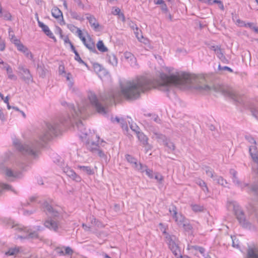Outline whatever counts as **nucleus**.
<instances>
[{"mask_svg":"<svg viewBox=\"0 0 258 258\" xmlns=\"http://www.w3.org/2000/svg\"><path fill=\"white\" fill-rule=\"evenodd\" d=\"M63 172L73 180L76 182H80L81 178L80 176L77 175L74 171L71 169L70 167H66L63 169Z\"/></svg>","mask_w":258,"mask_h":258,"instance_id":"12","label":"nucleus"},{"mask_svg":"<svg viewBox=\"0 0 258 258\" xmlns=\"http://www.w3.org/2000/svg\"><path fill=\"white\" fill-rule=\"evenodd\" d=\"M78 168L88 175H92L94 173L93 169L90 166L78 165Z\"/></svg>","mask_w":258,"mask_h":258,"instance_id":"26","label":"nucleus"},{"mask_svg":"<svg viewBox=\"0 0 258 258\" xmlns=\"http://www.w3.org/2000/svg\"><path fill=\"white\" fill-rule=\"evenodd\" d=\"M163 145L166 146L171 151L175 150V146L174 144L168 139H166V141L163 143Z\"/></svg>","mask_w":258,"mask_h":258,"instance_id":"35","label":"nucleus"},{"mask_svg":"<svg viewBox=\"0 0 258 258\" xmlns=\"http://www.w3.org/2000/svg\"><path fill=\"white\" fill-rule=\"evenodd\" d=\"M22 251V247L16 246L15 247L10 248L8 251L5 252V254L8 256L16 255Z\"/></svg>","mask_w":258,"mask_h":258,"instance_id":"17","label":"nucleus"},{"mask_svg":"<svg viewBox=\"0 0 258 258\" xmlns=\"http://www.w3.org/2000/svg\"><path fill=\"white\" fill-rule=\"evenodd\" d=\"M93 68H94L95 71H96L97 73H99L102 71H103V69L102 68L101 66H100L98 63H94L93 65Z\"/></svg>","mask_w":258,"mask_h":258,"instance_id":"49","label":"nucleus"},{"mask_svg":"<svg viewBox=\"0 0 258 258\" xmlns=\"http://www.w3.org/2000/svg\"><path fill=\"white\" fill-rule=\"evenodd\" d=\"M76 126L78 129L82 133V135L86 136L87 133L86 131V128L84 127L83 122L80 119L76 122Z\"/></svg>","mask_w":258,"mask_h":258,"instance_id":"28","label":"nucleus"},{"mask_svg":"<svg viewBox=\"0 0 258 258\" xmlns=\"http://www.w3.org/2000/svg\"><path fill=\"white\" fill-rule=\"evenodd\" d=\"M251 190L255 195H258V184H254L251 187Z\"/></svg>","mask_w":258,"mask_h":258,"instance_id":"53","label":"nucleus"},{"mask_svg":"<svg viewBox=\"0 0 258 258\" xmlns=\"http://www.w3.org/2000/svg\"><path fill=\"white\" fill-rule=\"evenodd\" d=\"M173 218L179 226H181V225L187 220L181 214L176 215Z\"/></svg>","mask_w":258,"mask_h":258,"instance_id":"27","label":"nucleus"},{"mask_svg":"<svg viewBox=\"0 0 258 258\" xmlns=\"http://www.w3.org/2000/svg\"><path fill=\"white\" fill-rule=\"evenodd\" d=\"M67 27H68V29H69V30L73 32H74V31L76 29L77 30V29H78L77 27H76L75 26H74L73 24H68L67 25Z\"/></svg>","mask_w":258,"mask_h":258,"instance_id":"61","label":"nucleus"},{"mask_svg":"<svg viewBox=\"0 0 258 258\" xmlns=\"http://www.w3.org/2000/svg\"><path fill=\"white\" fill-rule=\"evenodd\" d=\"M204 79L185 73H176L169 76L164 73L160 74L158 80H151L146 77H140L121 85V94L127 99L135 100L138 98L141 93L152 88H157L163 91H169L172 86H185L193 87L200 91H209L213 89L216 92L221 93L232 99V88L224 85H218L210 86L201 85Z\"/></svg>","mask_w":258,"mask_h":258,"instance_id":"1","label":"nucleus"},{"mask_svg":"<svg viewBox=\"0 0 258 258\" xmlns=\"http://www.w3.org/2000/svg\"><path fill=\"white\" fill-rule=\"evenodd\" d=\"M137 136L139 140L144 146H148L149 148H151V146L148 142V138L143 133L140 132L137 134Z\"/></svg>","mask_w":258,"mask_h":258,"instance_id":"18","label":"nucleus"},{"mask_svg":"<svg viewBox=\"0 0 258 258\" xmlns=\"http://www.w3.org/2000/svg\"><path fill=\"white\" fill-rule=\"evenodd\" d=\"M124 57L126 59L130 58L131 60L135 58L134 55L131 53L128 52L124 53Z\"/></svg>","mask_w":258,"mask_h":258,"instance_id":"58","label":"nucleus"},{"mask_svg":"<svg viewBox=\"0 0 258 258\" xmlns=\"http://www.w3.org/2000/svg\"><path fill=\"white\" fill-rule=\"evenodd\" d=\"M37 72L39 74L40 76L42 78H44L47 72V69L45 68L44 66L42 63H38L37 64Z\"/></svg>","mask_w":258,"mask_h":258,"instance_id":"23","label":"nucleus"},{"mask_svg":"<svg viewBox=\"0 0 258 258\" xmlns=\"http://www.w3.org/2000/svg\"><path fill=\"white\" fill-rule=\"evenodd\" d=\"M195 249L198 250L202 254H203L205 252V249L202 247L196 246Z\"/></svg>","mask_w":258,"mask_h":258,"instance_id":"64","label":"nucleus"},{"mask_svg":"<svg viewBox=\"0 0 258 258\" xmlns=\"http://www.w3.org/2000/svg\"><path fill=\"white\" fill-rule=\"evenodd\" d=\"M230 173L232 175V180L233 182L238 186H240L241 185V182L238 179L237 172L234 169H231L230 170Z\"/></svg>","mask_w":258,"mask_h":258,"instance_id":"29","label":"nucleus"},{"mask_svg":"<svg viewBox=\"0 0 258 258\" xmlns=\"http://www.w3.org/2000/svg\"><path fill=\"white\" fill-rule=\"evenodd\" d=\"M37 19L38 21V26L42 29V31L44 32V33L48 36L50 38H51L54 40L55 42L56 41V38L53 35V33L51 32V31L49 30L48 27L43 24L42 22H40L39 20L38 17L37 16Z\"/></svg>","mask_w":258,"mask_h":258,"instance_id":"10","label":"nucleus"},{"mask_svg":"<svg viewBox=\"0 0 258 258\" xmlns=\"http://www.w3.org/2000/svg\"><path fill=\"white\" fill-rule=\"evenodd\" d=\"M249 108L252 115L258 119V108L256 107L254 105H250Z\"/></svg>","mask_w":258,"mask_h":258,"instance_id":"36","label":"nucleus"},{"mask_svg":"<svg viewBox=\"0 0 258 258\" xmlns=\"http://www.w3.org/2000/svg\"><path fill=\"white\" fill-rule=\"evenodd\" d=\"M245 139H246L247 141H248L250 143L252 144V145H256V141L252 137L246 136Z\"/></svg>","mask_w":258,"mask_h":258,"instance_id":"50","label":"nucleus"},{"mask_svg":"<svg viewBox=\"0 0 258 258\" xmlns=\"http://www.w3.org/2000/svg\"><path fill=\"white\" fill-rule=\"evenodd\" d=\"M23 53L27 57H29L31 59H33V55L28 48Z\"/></svg>","mask_w":258,"mask_h":258,"instance_id":"56","label":"nucleus"},{"mask_svg":"<svg viewBox=\"0 0 258 258\" xmlns=\"http://www.w3.org/2000/svg\"><path fill=\"white\" fill-rule=\"evenodd\" d=\"M186 231H189L192 229V226L189 223L187 220L181 226Z\"/></svg>","mask_w":258,"mask_h":258,"instance_id":"38","label":"nucleus"},{"mask_svg":"<svg viewBox=\"0 0 258 258\" xmlns=\"http://www.w3.org/2000/svg\"><path fill=\"white\" fill-rule=\"evenodd\" d=\"M165 235V241L168 245L169 248L175 256L180 254V250L178 246L179 241L177 237L173 235H170L165 231L163 232Z\"/></svg>","mask_w":258,"mask_h":258,"instance_id":"5","label":"nucleus"},{"mask_svg":"<svg viewBox=\"0 0 258 258\" xmlns=\"http://www.w3.org/2000/svg\"><path fill=\"white\" fill-rule=\"evenodd\" d=\"M128 25L131 27V28H132L133 30L136 29L137 31H138V28L137 25L135 24H134L132 21H130Z\"/></svg>","mask_w":258,"mask_h":258,"instance_id":"63","label":"nucleus"},{"mask_svg":"<svg viewBox=\"0 0 258 258\" xmlns=\"http://www.w3.org/2000/svg\"><path fill=\"white\" fill-rule=\"evenodd\" d=\"M247 209L250 214H254L258 219V205H254L251 203L249 204Z\"/></svg>","mask_w":258,"mask_h":258,"instance_id":"20","label":"nucleus"},{"mask_svg":"<svg viewBox=\"0 0 258 258\" xmlns=\"http://www.w3.org/2000/svg\"><path fill=\"white\" fill-rule=\"evenodd\" d=\"M9 36L11 39V41L15 44V41L16 40H19V39H17L16 36L14 35H12L11 34V31H9Z\"/></svg>","mask_w":258,"mask_h":258,"instance_id":"62","label":"nucleus"},{"mask_svg":"<svg viewBox=\"0 0 258 258\" xmlns=\"http://www.w3.org/2000/svg\"><path fill=\"white\" fill-rule=\"evenodd\" d=\"M54 250L59 255H72L73 253V249L69 246L63 247H57L55 248Z\"/></svg>","mask_w":258,"mask_h":258,"instance_id":"14","label":"nucleus"},{"mask_svg":"<svg viewBox=\"0 0 258 258\" xmlns=\"http://www.w3.org/2000/svg\"><path fill=\"white\" fill-rule=\"evenodd\" d=\"M71 16L73 18L76 19V20H82L83 19L76 12H71Z\"/></svg>","mask_w":258,"mask_h":258,"instance_id":"47","label":"nucleus"},{"mask_svg":"<svg viewBox=\"0 0 258 258\" xmlns=\"http://www.w3.org/2000/svg\"><path fill=\"white\" fill-rule=\"evenodd\" d=\"M230 240L232 242V246L235 248H239V243L238 239L235 236H231L230 237Z\"/></svg>","mask_w":258,"mask_h":258,"instance_id":"34","label":"nucleus"},{"mask_svg":"<svg viewBox=\"0 0 258 258\" xmlns=\"http://www.w3.org/2000/svg\"><path fill=\"white\" fill-rule=\"evenodd\" d=\"M196 183L198 184L201 187H205L206 189L207 190V186L206 183L202 179H199L197 180Z\"/></svg>","mask_w":258,"mask_h":258,"instance_id":"43","label":"nucleus"},{"mask_svg":"<svg viewBox=\"0 0 258 258\" xmlns=\"http://www.w3.org/2000/svg\"><path fill=\"white\" fill-rule=\"evenodd\" d=\"M97 47L98 49L101 52H106L107 51V48L104 45L102 40H99L97 43Z\"/></svg>","mask_w":258,"mask_h":258,"instance_id":"32","label":"nucleus"},{"mask_svg":"<svg viewBox=\"0 0 258 258\" xmlns=\"http://www.w3.org/2000/svg\"><path fill=\"white\" fill-rule=\"evenodd\" d=\"M95 153H96L97 155L101 158H103L105 156L104 153L100 149H99Z\"/></svg>","mask_w":258,"mask_h":258,"instance_id":"59","label":"nucleus"},{"mask_svg":"<svg viewBox=\"0 0 258 258\" xmlns=\"http://www.w3.org/2000/svg\"><path fill=\"white\" fill-rule=\"evenodd\" d=\"M154 178L159 182L162 183L163 180V176L159 173H155Z\"/></svg>","mask_w":258,"mask_h":258,"instance_id":"45","label":"nucleus"},{"mask_svg":"<svg viewBox=\"0 0 258 258\" xmlns=\"http://www.w3.org/2000/svg\"><path fill=\"white\" fill-rule=\"evenodd\" d=\"M69 108L72 114V116L74 119L84 118L86 109L84 107H78L77 110L73 104H69Z\"/></svg>","mask_w":258,"mask_h":258,"instance_id":"7","label":"nucleus"},{"mask_svg":"<svg viewBox=\"0 0 258 258\" xmlns=\"http://www.w3.org/2000/svg\"><path fill=\"white\" fill-rule=\"evenodd\" d=\"M218 57L220 59L224 55L222 49L220 48L219 49L217 50V51L215 52Z\"/></svg>","mask_w":258,"mask_h":258,"instance_id":"54","label":"nucleus"},{"mask_svg":"<svg viewBox=\"0 0 258 258\" xmlns=\"http://www.w3.org/2000/svg\"><path fill=\"white\" fill-rule=\"evenodd\" d=\"M15 45L17 46V49L23 52H24L27 49V48L22 43H21L20 40H16L15 41Z\"/></svg>","mask_w":258,"mask_h":258,"instance_id":"30","label":"nucleus"},{"mask_svg":"<svg viewBox=\"0 0 258 258\" xmlns=\"http://www.w3.org/2000/svg\"><path fill=\"white\" fill-rule=\"evenodd\" d=\"M205 169L206 174L208 176H210L211 177L213 178L214 179L216 176H214L213 171L209 167H206Z\"/></svg>","mask_w":258,"mask_h":258,"instance_id":"48","label":"nucleus"},{"mask_svg":"<svg viewBox=\"0 0 258 258\" xmlns=\"http://www.w3.org/2000/svg\"><path fill=\"white\" fill-rule=\"evenodd\" d=\"M169 211L170 213L172 215L173 218L177 215L176 207L174 205H172L169 208Z\"/></svg>","mask_w":258,"mask_h":258,"instance_id":"40","label":"nucleus"},{"mask_svg":"<svg viewBox=\"0 0 258 258\" xmlns=\"http://www.w3.org/2000/svg\"><path fill=\"white\" fill-rule=\"evenodd\" d=\"M59 130L60 124L58 123H47L46 128L39 137V141H36L35 143L22 144L18 140H15L13 144L15 148L22 154L35 157L38 149L50 140L53 136L56 135Z\"/></svg>","mask_w":258,"mask_h":258,"instance_id":"2","label":"nucleus"},{"mask_svg":"<svg viewBox=\"0 0 258 258\" xmlns=\"http://www.w3.org/2000/svg\"><path fill=\"white\" fill-rule=\"evenodd\" d=\"M144 172L146 171V174L151 178H153V174L152 170L147 168V166L146 165H144Z\"/></svg>","mask_w":258,"mask_h":258,"instance_id":"42","label":"nucleus"},{"mask_svg":"<svg viewBox=\"0 0 258 258\" xmlns=\"http://www.w3.org/2000/svg\"><path fill=\"white\" fill-rule=\"evenodd\" d=\"M51 14L52 16L56 19H59V18H61L62 24H64V21L63 19L62 13L58 8H53L51 10Z\"/></svg>","mask_w":258,"mask_h":258,"instance_id":"19","label":"nucleus"},{"mask_svg":"<svg viewBox=\"0 0 258 258\" xmlns=\"http://www.w3.org/2000/svg\"><path fill=\"white\" fill-rule=\"evenodd\" d=\"M5 173L8 178H19L21 177L22 173L19 171H13L10 168H7L5 170Z\"/></svg>","mask_w":258,"mask_h":258,"instance_id":"15","label":"nucleus"},{"mask_svg":"<svg viewBox=\"0 0 258 258\" xmlns=\"http://www.w3.org/2000/svg\"><path fill=\"white\" fill-rule=\"evenodd\" d=\"M18 69L20 70L21 78L23 81L28 84L33 82L32 76L28 69L23 66H19Z\"/></svg>","mask_w":258,"mask_h":258,"instance_id":"8","label":"nucleus"},{"mask_svg":"<svg viewBox=\"0 0 258 258\" xmlns=\"http://www.w3.org/2000/svg\"><path fill=\"white\" fill-rule=\"evenodd\" d=\"M85 45L91 51L94 53H97V50L95 48V43L90 37H89L88 39H87V42Z\"/></svg>","mask_w":258,"mask_h":258,"instance_id":"22","label":"nucleus"},{"mask_svg":"<svg viewBox=\"0 0 258 258\" xmlns=\"http://www.w3.org/2000/svg\"><path fill=\"white\" fill-rule=\"evenodd\" d=\"M227 206L229 210L233 211L237 220L243 228L249 230L254 229V226L246 219L244 212L238 203L235 201L228 202Z\"/></svg>","mask_w":258,"mask_h":258,"instance_id":"4","label":"nucleus"},{"mask_svg":"<svg viewBox=\"0 0 258 258\" xmlns=\"http://www.w3.org/2000/svg\"><path fill=\"white\" fill-rule=\"evenodd\" d=\"M91 223L92 224L96 225L98 228H102L104 227L103 224L94 217L91 218Z\"/></svg>","mask_w":258,"mask_h":258,"instance_id":"37","label":"nucleus"},{"mask_svg":"<svg viewBox=\"0 0 258 258\" xmlns=\"http://www.w3.org/2000/svg\"><path fill=\"white\" fill-rule=\"evenodd\" d=\"M13 228L15 230L19 231H23L26 233V235L20 236L21 238H38V234L36 231H32L31 230L27 229L26 228L21 227L19 226H14Z\"/></svg>","mask_w":258,"mask_h":258,"instance_id":"6","label":"nucleus"},{"mask_svg":"<svg viewBox=\"0 0 258 258\" xmlns=\"http://www.w3.org/2000/svg\"><path fill=\"white\" fill-rule=\"evenodd\" d=\"M161 9L162 11L165 13L167 14L168 12V8L167 5L165 3H164L163 5H161Z\"/></svg>","mask_w":258,"mask_h":258,"instance_id":"55","label":"nucleus"},{"mask_svg":"<svg viewBox=\"0 0 258 258\" xmlns=\"http://www.w3.org/2000/svg\"><path fill=\"white\" fill-rule=\"evenodd\" d=\"M125 158L128 162L132 164L133 167L142 172H144V165L141 163L138 164L136 158L128 154L125 155Z\"/></svg>","mask_w":258,"mask_h":258,"instance_id":"9","label":"nucleus"},{"mask_svg":"<svg viewBox=\"0 0 258 258\" xmlns=\"http://www.w3.org/2000/svg\"><path fill=\"white\" fill-rule=\"evenodd\" d=\"M87 147L90 151L94 153L99 149L98 144H96L94 142L91 143L88 142L87 143Z\"/></svg>","mask_w":258,"mask_h":258,"instance_id":"24","label":"nucleus"},{"mask_svg":"<svg viewBox=\"0 0 258 258\" xmlns=\"http://www.w3.org/2000/svg\"><path fill=\"white\" fill-rule=\"evenodd\" d=\"M44 226L51 230L57 232L59 228L58 222L51 219L46 220L44 224Z\"/></svg>","mask_w":258,"mask_h":258,"instance_id":"11","label":"nucleus"},{"mask_svg":"<svg viewBox=\"0 0 258 258\" xmlns=\"http://www.w3.org/2000/svg\"><path fill=\"white\" fill-rule=\"evenodd\" d=\"M7 67V72L8 75V78L13 80H16L17 78V77L13 74V70L10 66H6Z\"/></svg>","mask_w":258,"mask_h":258,"instance_id":"31","label":"nucleus"},{"mask_svg":"<svg viewBox=\"0 0 258 258\" xmlns=\"http://www.w3.org/2000/svg\"><path fill=\"white\" fill-rule=\"evenodd\" d=\"M108 61L113 66H116L117 64V59L113 54L108 56Z\"/></svg>","mask_w":258,"mask_h":258,"instance_id":"33","label":"nucleus"},{"mask_svg":"<svg viewBox=\"0 0 258 258\" xmlns=\"http://www.w3.org/2000/svg\"><path fill=\"white\" fill-rule=\"evenodd\" d=\"M218 68H219V70L228 71H229V72H230L231 73H232L233 72V70L232 69H231L230 68H229L228 67H226V66L221 67L219 64V66H218Z\"/></svg>","mask_w":258,"mask_h":258,"instance_id":"51","label":"nucleus"},{"mask_svg":"<svg viewBox=\"0 0 258 258\" xmlns=\"http://www.w3.org/2000/svg\"><path fill=\"white\" fill-rule=\"evenodd\" d=\"M153 134L154 136L153 137V138H155L156 139H157V141L160 143H162L163 144L167 139L166 137L163 134L155 132H153Z\"/></svg>","mask_w":258,"mask_h":258,"instance_id":"25","label":"nucleus"},{"mask_svg":"<svg viewBox=\"0 0 258 258\" xmlns=\"http://www.w3.org/2000/svg\"><path fill=\"white\" fill-rule=\"evenodd\" d=\"M75 59L78 61L80 63L84 64L87 66L86 63H85L80 57V55L78 52H75Z\"/></svg>","mask_w":258,"mask_h":258,"instance_id":"41","label":"nucleus"},{"mask_svg":"<svg viewBox=\"0 0 258 258\" xmlns=\"http://www.w3.org/2000/svg\"><path fill=\"white\" fill-rule=\"evenodd\" d=\"M130 128H131V130L135 132L137 135L140 133V131H139V127L136 124H130Z\"/></svg>","mask_w":258,"mask_h":258,"instance_id":"46","label":"nucleus"},{"mask_svg":"<svg viewBox=\"0 0 258 258\" xmlns=\"http://www.w3.org/2000/svg\"><path fill=\"white\" fill-rule=\"evenodd\" d=\"M249 152L253 161L257 163L258 151L255 145H252L249 147Z\"/></svg>","mask_w":258,"mask_h":258,"instance_id":"16","label":"nucleus"},{"mask_svg":"<svg viewBox=\"0 0 258 258\" xmlns=\"http://www.w3.org/2000/svg\"><path fill=\"white\" fill-rule=\"evenodd\" d=\"M87 19L89 21V22L92 27L95 30H96L99 27V24L97 22L96 18L92 15L87 17Z\"/></svg>","mask_w":258,"mask_h":258,"instance_id":"21","label":"nucleus"},{"mask_svg":"<svg viewBox=\"0 0 258 258\" xmlns=\"http://www.w3.org/2000/svg\"><path fill=\"white\" fill-rule=\"evenodd\" d=\"M153 119L157 123H161V119L159 118L158 116L156 114H154L153 115Z\"/></svg>","mask_w":258,"mask_h":258,"instance_id":"60","label":"nucleus"},{"mask_svg":"<svg viewBox=\"0 0 258 258\" xmlns=\"http://www.w3.org/2000/svg\"><path fill=\"white\" fill-rule=\"evenodd\" d=\"M214 180L217 181V182L221 184L222 185H224L225 184L227 183L226 180H225L221 176H216L214 179Z\"/></svg>","mask_w":258,"mask_h":258,"instance_id":"39","label":"nucleus"},{"mask_svg":"<svg viewBox=\"0 0 258 258\" xmlns=\"http://www.w3.org/2000/svg\"><path fill=\"white\" fill-rule=\"evenodd\" d=\"M120 95V93L119 92L111 90L107 94L101 95L99 99L94 93L90 92L88 95V98L97 111L100 114H105L107 112L106 106L112 104L114 102L115 99H117L119 98Z\"/></svg>","mask_w":258,"mask_h":258,"instance_id":"3","label":"nucleus"},{"mask_svg":"<svg viewBox=\"0 0 258 258\" xmlns=\"http://www.w3.org/2000/svg\"><path fill=\"white\" fill-rule=\"evenodd\" d=\"M0 187L3 189L10 190L11 189V186L6 183H0Z\"/></svg>","mask_w":258,"mask_h":258,"instance_id":"52","label":"nucleus"},{"mask_svg":"<svg viewBox=\"0 0 258 258\" xmlns=\"http://www.w3.org/2000/svg\"><path fill=\"white\" fill-rule=\"evenodd\" d=\"M43 207L44 208V211L46 212L47 214L50 215V216L54 218L57 217L58 216V211L52 208V207L47 202H45L43 204Z\"/></svg>","mask_w":258,"mask_h":258,"instance_id":"13","label":"nucleus"},{"mask_svg":"<svg viewBox=\"0 0 258 258\" xmlns=\"http://www.w3.org/2000/svg\"><path fill=\"white\" fill-rule=\"evenodd\" d=\"M192 209L195 212H201L203 210V207L198 205L192 206Z\"/></svg>","mask_w":258,"mask_h":258,"instance_id":"44","label":"nucleus"},{"mask_svg":"<svg viewBox=\"0 0 258 258\" xmlns=\"http://www.w3.org/2000/svg\"><path fill=\"white\" fill-rule=\"evenodd\" d=\"M114 10L112 11V13L114 15H120V10L118 8H113Z\"/></svg>","mask_w":258,"mask_h":258,"instance_id":"57","label":"nucleus"}]
</instances>
